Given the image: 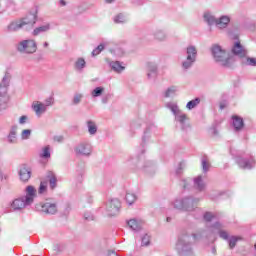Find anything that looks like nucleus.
<instances>
[{
  "instance_id": "42",
  "label": "nucleus",
  "mask_w": 256,
  "mask_h": 256,
  "mask_svg": "<svg viewBox=\"0 0 256 256\" xmlns=\"http://www.w3.org/2000/svg\"><path fill=\"white\" fill-rule=\"evenodd\" d=\"M244 65H250V67H256V58L244 57L242 60Z\"/></svg>"
},
{
  "instance_id": "33",
  "label": "nucleus",
  "mask_w": 256,
  "mask_h": 256,
  "mask_svg": "<svg viewBox=\"0 0 256 256\" xmlns=\"http://www.w3.org/2000/svg\"><path fill=\"white\" fill-rule=\"evenodd\" d=\"M194 187L198 191H203V189H205V181L203 180V176H197L194 178Z\"/></svg>"
},
{
  "instance_id": "24",
  "label": "nucleus",
  "mask_w": 256,
  "mask_h": 256,
  "mask_svg": "<svg viewBox=\"0 0 256 256\" xmlns=\"http://www.w3.org/2000/svg\"><path fill=\"white\" fill-rule=\"evenodd\" d=\"M85 67H87V61H85V58L83 57L77 58L76 61L74 62V69L78 73H83V71L85 70Z\"/></svg>"
},
{
  "instance_id": "48",
  "label": "nucleus",
  "mask_w": 256,
  "mask_h": 256,
  "mask_svg": "<svg viewBox=\"0 0 256 256\" xmlns=\"http://www.w3.org/2000/svg\"><path fill=\"white\" fill-rule=\"evenodd\" d=\"M192 239L194 243L197 241H201V239H203V232H197L192 234Z\"/></svg>"
},
{
  "instance_id": "16",
  "label": "nucleus",
  "mask_w": 256,
  "mask_h": 256,
  "mask_svg": "<svg viewBox=\"0 0 256 256\" xmlns=\"http://www.w3.org/2000/svg\"><path fill=\"white\" fill-rule=\"evenodd\" d=\"M236 161L241 169H253V167H255L256 164L255 159L253 158H238Z\"/></svg>"
},
{
  "instance_id": "51",
  "label": "nucleus",
  "mask_w": 256,
  "mask_h": 256,
  "mask_svg": "<svg viewBox=\"0 0 256 256\" xmlns=\"http://www.w3.org/2000/svg\"><path fill=\"white\" fill-rule=\"evenodd\" d=\"M46 192H47V182L42 181V182L40 183L39 193H40V194H43V193H46Z\"/></svg>"
},
{
  "instance_id": "46",
  "label": "nucleus",
  "mask_w": 256,
  "mask_h": 256,
  "mask_svg": "<svg viewBox=\"0 0 256 256\" xmlns=\"http://www.w3.org/2000/svg\"><path fill=\"white\" fill-rule=\"evenodd\" d=\"M147 69H148V72L157 73L159 67L154 62H148L147 63Z\"/></svg>"
},
{
  "instance_id": "27",
  "label": "nucleus",
  "mask_w": 256,
  "mask_h": 256,
  "mask_svg": "<svg viewBox=\"0 0 256 256\" xmlns=\"http://www.w3.org/2000/svg\"><path fill=\"white\" fill-rule=\"evenodd\" d=\"M86 126L88 133L91 136H95V134L99 131V126H97V122H95V120H87Z\"/></svg>"
},
{
  "instance_id": "41",
  "label": "nucleus",
  "mask_w": 256,
  "mask_h": 256,
  "mask_svg": "<svg viewBox=\"0 0 256 256\" xmlns=\"http://www.w3.org/2000/svg\"><path fill=\"white\" fill-rule=\"evenodd\" d=\"M31 133H33V131L31 129L22 130L20 133V137H21L22 141H27V139H30Z\"/></svg>"
},
{
  "instance_id": "14",
  "label": "nucleus",
  "mask_w": 256,
  "mask_h": 256,
  "mask_svg": "<svg viewBox=\"0 0 256 256\" xmlns=\"http://www.w3.org/2000/svg\"><path fill=\"white\" fill-rule=\"evenodd\" d=\"M211 231L213 233H218L219 237H221V239H224V241H228L229 237V233H227V231L223 230V225H221V223L216 222L212 228Z\"/></svg>"
},
{
  "instance_id": "39",
  "label": "nucleus",
  "mask_w": 256,
  "mask_h": 256,
  "mask_svg": "<svg viewBox=\"0 0 256 256\" xmlns=\"http://www.w3.org/2000/svg\"><path fill=\"white\" fill-rule=\"evenodd\" d=\"M125 199L128 205H133V203L137 201V195H135V193L128 192L126 193Z\"/></svg>"
},
{
  "instance_id": "10",
  "label": "nucleus",
  "mask_w": 256,
  "mask_h": 256,
  "mask_svg": "<svg viewBox=\"0 0 256 256\" xmlns=\"http://www.w3.org/2000/svg\"><path fill=\"white\" fill-rule=\"evenodd\" d=\"M29 205L31 204L27 202V200L23 196L14 199L10 203V207L11 209H13V211H23V209H25V207H29Z\"/></svg>"
},
{
  "instance_id": "49",
  "label": "nucleus",
  "mask_w": 256,
  "mask_h": 256,
  "mask_svg": "<svg viewBox=\"0 0 256 256\" xmlns=\"http://www.w3.org/2000/svg\"><path fill=\"white\" fill-rule=\"evenodd\" d=\"M43 105H45V108L47 109V107H51V105H53L55 103L53 96L48 97L44 102H42Z\"/></svg>"
},
{
  "instance_id": "40",
  "label": "nucleus",
  "mask_w": 256,
  "mask_h": 256,
  "mask_svg": "<svg viewBox=\"0 0 256 256\" xmlns=\"http://www.w3.org/2000/svg\"><path fill=\"white\" fill-rule=\"evenodd\" d=\"M40 157L42 159H49L51 158V147L46 146L42 149V153H40Z\"/></svg>"
},
{
  "instance_id": "31",
  "label": "nucleus",
  "mask_w": 256,
  "mask_h": 256,
  "mask_svg": "<svg viewBox=\"0 0 256 256\" xmlns=\"http://www.w3.org/2000/svg\"><path fill=\"white\" fill-rule=\"evenodd\" d=\"M203 19L207 25H216L217 23V18L213 15L211 12H204L203 14Z\"/></svg>"
},
{
  "instance_id": "45",
  "label": "nucleus",
  "mask_w": 256,
  "mask_h": 256,
  "mask_svg": "<svg viewBox=\"0 0 256 256\" xmlns=\"http://www.w3.org/2000/svg\"><path fill=\"white\" fill-rule=\"evenodd\" d=\"M49 185H50V189H55V187H57V177L54 176L53 173H51L49 176Z\"/></svg>"
},
{
  "instance_id": "29",
  "label": "nucleus",
  "mask_w": 256,
  "mask_h": 256,
  "mask_svg": "<svg viewBox=\"0 0 256 256\" xmlns=\"http://www.w3.org/2000/svg\"><path fill=\"white\" fill-rule=\"evenodd\" d=\"M50 30H51V24L46 23V24L36 27L33 30L32 35H34V37H37V35H41V33H47V31H50Z\"/></svg>"
},
{
  "instance_id": "4",
  "label": "nucleus",
  "mask_w": 256,
  "mask_h": 256,
  "mask_svg": "<svg viewBox=\"0 0 256 256\" xmlns=\"http://www.w3.org/2000/svg\"><path fill=\"white\" fill-rule=\"evenodd\" d=\"M193 242H191V236L187 232H183L176 242V249L179 253H193Z\"/></svg>"
},
{
  "instance_id": "21",
  "label": "nucleus",
  "mask_w": 256,
  "mask_h": 256,
  "mask_svg": "<svg viewBox=\"0 0 256 256\" xmlns=\"http://www.w3.org/2000/svg\"><path fill=\"white\" fill-rule=\"evenodd\" d=\"M20 21L24 23V27L25 25H35V23H37V13H29L26 17L20 19Z\"/></svg>"
},
{
  "instance_id": "17",
  "label": "nucleus",
  "mask_w": 256,
  "mask_h": 256,
  "mask_svg": "<svg viewBox=\"0 0 256 256\" xmlns=\"http://www.w3.org/2000/svg\"><path fill=\"white\" fill-rule=\"evenodd\" d=\"M18 175L20 177V181L27 183V181L31 179V169L26 166H22L18 171Z\"/></svg>"
},
{
  "instance_id": "43",
  "label": "nucleus",
  "mask_w": 256,
  "mask_h": 256,
  "mask_svg": "<svg viewBox=\"0 0 256 256\" xmlns=\"http://www.w3.org/2000/svg\"><path fill=\"white\" fill-rule=\"evenodd\" d=\"M201 103V99L196 98L194 100L189 101L186 104V107L189 109V111H191V109H195V107H197V105H199Z\"/></svg>"
},
{
  "instance_id": "52",
  "label": "nucleus",
  "mask_w": 256,
  "mask_h": 256,
  "mask_svg": "<svg viewBox=\"0 0 256 256\" xmlns=\"http://www.w3.org/2000/svg\"><path fill=\"white\" fill-rule=\"evenodd\" d=\"M28 121H29V116L23 115L19 118L18 123L19 125H25V123H28Z\"/></svg>"
},
{
  "instance_id": "6",
  "label": "nucleus",
  "mask_w": 256,
  "mask_h": 256,
  "mask_svg": "<svg viewBox=\"0 0 256 256\" xmlns=\"http://www.w3.org/2000/svg\"><path fill=\"white\" fill-rule=\"evenodd\" d=\"M17 50L20 53H35L37 51V42L33 39L22 40L18 43Z\"/></svg>"
},
{
  "instance_id": "62",
  "label": "nucleus",
  "mask_w": 256,
  "mask_h": 256,
  "mask_svg": "<svg viewBox=\"0 0 256 256\" xmlns=\"http://www.w3.org/2000/svg\"><path fill=\"white\" fill-rule=\"evenodd\" d=\"M108 256H119V255H117V253H115V252L112 251V252L109 253Z\"/></svg>"
},
{
  "instance_id": "5",
  "label": "nucleus",
  "mask_w": 256,
  "mask_h": 256,
  "mask_svg": "<svg viewBox=\"0 0 256 256\" xmlns=\"http://www.w3.org/2000/svg\"><path fill=\"white\" fill-rule=\"evenodd\" d=\"M212 55L216 63H219L223 67H229L231 58L229 56V53L225 51V49H223L221 46L219 45L212 46Z\"/></svg>"
},
{
  "instance_id": "38",
  "label": "nucleus",
  "mask_w": 256,
  "mask_h": 256,
  "mask_svg": "<svg viewBox=\"0 0 256 256\" xmlns=\"http://www.w3.org/2000/svg\"><path fill=\"white\" fill-rule=\"evenodd\" d=\"M238 241H241V237L239 236H231L228 238L229 249H235Z\"/></svg>"
},
{
  "instance_id": "36",
  "label": "nucleus",
  "mask_w": 256,
  "mask_h": 256,
  "mask_svg": "<svg viewBox=\"0 0 256 256\" xmlns=\"http://www.w3.org/2000/svg\"><path fill=\"white\" fill-rule=\"evenodd\" d=\"M113 21L116 24H123V23H127L128 19L125 14L119 13L116 16H114Z\"/></svg>"
},
{
  "instance_id": "47",
  "label": "nucleus",
  "mask_w": 256,
  "mask_h": 256,
  "mask_svg": "<svg viewBox=\"0 0 256 256\" xmlns=\"http://www.w3.org/2000/svg\"><path fill=\"white\" fill-rule=\"evenodd\" d=\"M83 101V94L81 93H76L73 97L72 104L73 105H79Z\"/></svg>"
},
{
  "instance_id": "61",
  "label": "nucleus",
  "mask_w": 256,
  "mask_h": 256,
  "mask_svg": "<svg viewBox=\"0 0 256 256\" xmlns=\"http://www.w3.org/2000/svg\"><path fill=\"white\" fill-rule=\"evenodd\" d=\"M183 164H180L179 169L176 171V173L179 175V173H181V168H182Z\"/></svg>"
},
{
  "instance_id": "15",
  "label": "nucleus",
  "mask_w": 256,
  "mask_h": 256,
  "mask_svg": "<svg viewBox=\"0 0 256 256\" xmlns=\"http://www.w3.org/2000/svg\"><path fill=\"white\" fill-rule=\"evenodd\" d=\"M25 193L26 195L22 197L27 200V203L33 205V201H35V197H37V190H35L33 186H27Z\"/></svg>"
},
{
  "instance_id": "19",
  "label": "nucleus",
  "mask_w": 256,
  "mask_h": 256,
  "mask_svg": "<svg viewBox=\"0 0 256 256\" xmlns=\"http://www.w3.org/2000/svg\"><path fill=\"white\" fill-rule=\"evenodd\" d=\"M32 109L38 117H41V115L47 113V108L45 107L43 102L40 101L33 102Z\"/></svg>"
},
{
  "instance_id": "9",
  "label": "nucleus",
  "mask_w": 256,
  "mask_h": 256,
  "mask_svg": "<svg viewBox=\"0 0 256 256\" xmlns=\"http://www.w3.org/2000/svg\"><path fill=\"white\" fill-rule=\"evenodd\" d=\"M74 151L76 155L89 157L93 153V146L91 145V143L81 142L74 148Z\"/></svg>"
},
{
  "instance_id": "23",
  "label": "nucleus",
  "mask_w": 256,
  "mask_h": 256,
  "mask_svg": "<svg viewBox=\"0 0 256 256\" xmlns=\"http://www.w3.org/2000/svg\"><path fill=\"white\" fill-rule=\"evenodd\" d=\"M232 125L234 127V131H241L243 127H245V123L243 122V118L237 115L232 116Z\"/></svg>"
},
{
  "instance_id": "63",
  "label": "nucleus",
  "mask_w": 256,
  "mask_h": 256,
  "mask_svg": "<svg viewBox=\"0 0 256 256\" xmlns=\"http://www.w3.org/2000/svg\"><path fill=\"white\" fill-rule=\"evenodd\" d=\"M60 5L65 6L66 5L65 0H60Z\"/></svg>"
},
{
  "instance_id": "20",
  "label": "nucleus",
  "mask_w": 256,
  "mask_h": 256,
  "mask_svg": "<svg viewBox=\"0 0 256 256\" xmlns=\"http://www.w3.org/2000/svg\"><path fill=\"white\" fill-rule=\"evenodd\" d=\"M109 66L111 70L114 71V73H118V74L123 73V71H125L126 69L125 64L121 61H111L109 63Z\"/></svg>"
},
{
  "instance_id": "11",
  "label": "nucleus",
  "mask_w": 256,
  "mask_h": 256,
  "mask_svg": "<svg viewBox=\"0 0 256 256\" xmlns=\"http://www.w3.org/2000/svg\"><path fill=\"white\" fill-rule=\"evenodd\" d=\"M9 107V95H7V88L0 86V113Z\"/></svg>"
},
{
  "instance_id": "22",
  "label": "nucleus",
  "mask_w": 256,
  "mask_h": 256,
  "mask_svg": "<svg viewBox=\"0 0 256 256\" xmlns=\"http://www.w3.org/2000/svg\"><path fill=\"white\" fill-rule=\"evenodd\" d=\"M176 123H179L181 129L185 130L187 127H189V124H187V115L183 112L180 114H177L175 116Z\"/></svg>"
},
{
  "instance_id": "2",
  "label": "nucleus",
  "mask_w": 256,
  "mask_h": 256,
  "mask_svg": "<svg viewBox=\"0 0 256 256\" xmlns=\"http://www.w3.org/2000/svg\"><path fill=\"white\" fill-rule=\"evenodd\" d=\"M128 165L133 169H142L146 173H155V164L151 161H145V156L141 154L140 156H132L128 159Z\"/></svg>"
},
{
  "instance_id": "25",
  "label": "nucleus",
  "mask_w": 256,
  "mask_h": 256,
  "mask_svg": "<svg viewBox=\"0 0 256 256\" xmlns=\"http://www.w3.org/2000/svg\"><path fill=\"white\" fill-rule=\"evenodd\" d=\"M152 36L155 41L163 42L167 41V32L163 29H156L153 33Z\"/></svg>"
},
{
  "instance_id": "53",
  "label": "nucleus",
  "mask_w": 256,
  "mask_h": 256,
  "mask_svg": "<svg viewBox=\"0 0 256 256\" xmlns=\"http://www.w3.org/2000/svg\"><path fill=\"white\" fill-rule=\"evenodd\" d=\"M147 79H149V81H155V79H157V73L156 72H147Z\"/></svg>"
},
{
  "instance_id": "3",
  "label": "nucleus",
  "mask_w": 256,
  "mask_h": 256,
  "mask_svg": "<svg viewBox=\"0 0 256 256\" xmlns=\"http://www.w3.org/2000/svg\"><path fill=\"white\" fill-rule=\"evenodd\" d=\"M186 58L182 61L181 67L183 71H189L197 61V47L189 45L185 49Z\"/></svg>"
},
{
  "instance_id": "12",
  "label": "nucleus",
  "mask_w": 256,
  "mask_h": 256,
  "mask_svg": "<svg viewBox=\"0 0 256 256\" xmlns=\"http://www.w3.org/2000/svg\"><path fill=\"white\" fill-rule=\"evenodd\" d=\"M19 127L17 125L11 126L9 133L7 135V143L10 145H17L19 143V138L17 137V131Z\"/></svg>"
},
{
  "instance_id": "26",
  "label": "nucleus",
  "mask_w": 256,
  "mask_h": 256,
  "mask_svg": "<svg viewBox=\"0 0 256 256\" xmlns=\"http://www.w3.org/2000/svg\"><path fill=\"white\" fill-rule=\"evenodd\" d=\"M24 23L21 20H16L14 22H11L8 26H7V31L8 33H13L15 31H19V29H23L24 27Z\"/></svg>"
},
{
  "instance_id": "32",
  "label": "nucleus",
  "mask_w": 256,
  "mask_h": 256,
  "mask_svg": "<svg viewBox=\"0 0 256 256\" xmlns=\"http://www.w3.org/2000/svg\"><path fill=\"white\" fill-rule=\"evenodd\" d=\"M166 107H167V109H170V111H172L174 117H176L180 113H183V111H181V109H179V106L175 102L166 103Z\"/></svg>"
},
{
  "instance_id": "59",
  "label": "nucleus",
  "mask_w": 256,
  "mask_h": 256,
  "mask_svg": "<svg viewBox=\"0 0 256 256\" xmlns=\"http://www.w3.org/2000/svg\"><path fill=\"white\" fill-rule=\"evenodd\" d=\"M43 48L48 49L49 48V42H44L43 43Z\"/></svg>"
},
{
  "instance_id": "58",
  "label": "nucleus",
  "mask_w": 256,
  "mask_h": 256,
  "mask_svg": "<svg viewBox=\"0 0 256 256\" xmlns=\"http://www.w3.org/2000/svg\"><path fill=\"white\" fill-rule=\"evenodd\" d=\"M2 85H9V76L5 75L2 79Z\"/></svg>"
},
{
  "instance_id": "18",
  "label": "nucleus",
  "mask_w": 256,
  "mask_h": 256,
  "mask_svg": "<svg viewBox=\"0 0 256 256\" xmlns=\"http://www.w3.org/2000/svg\"><path fill=\"white\" fill-rule=\"evenodd\" d=\"M229 23H231V17L227 15H223L220 18H216V27L217 29H227L229 26Z\"/></svg>"
},
{
  "instance_id": "57",
  "label": "nucleus",
  "mask_w": 256,
  "mask_h": 256,
  "mask_svg": "<svg viewBox=\"0 0 256 256\" xmlns=\"http://www.w3.org/2000/svg\"><path fill=\"white\" fill-rule=\"evenodd\" d=\"M7 179H9V175L3 174V172L0 171V180L7 181Z\"/></svg>"
},
{
  "instance_id": "44",
  "label": "nucleus",
  "mask_w": 256,
  "mask_h": 256,
  "mask_svg": "<svg viewBox=\"0 0 256 256\" xmlns=\"http://www.w3.org/2000/svg\"><path fill=\"white\" fill-rule=\"evenodd\" d=\"M202 163V171L203 173H207V171H209L211 164L209 163V160L207 159V157H203L201 160Z\"/></svg>"
},
{
  "instance_id": "64",
  "label": "nucleus",
  "mask_w": 256,
  "mask_h": 256,
  "mask_svg": "<svg viewBox=\"0 0 256 256\" xmlns=\"http://www.w3.org/2000/svg\"><path fill=\"white\" fill-rule=\"evenodd\" d=\"M102 103H107V98H102Z\"/></svg>"
},
{
  "instance_id": "54",
  "label": "nucleus",
  "mask_w": 256,
  "mask_h": 256,
  "mask_svg": "<svg viewBox=\"0 0 256 256\" xmlns=\"http://www.w3.org/2000/svg\"><path fill=\"white\" fill-rule=\"evenodd\" d=\"M84 218L86 219V221H93V219H95V216H93V214L87 212L84 214Z\"/></svg>"
},
{
  "instance_id": "34",
  "label": "nucleus",
  "mask_w": 256,
  "mask_h": 256,
  "mask_svg": "<svg viewBox=\"0 0 256 256\" xmlns=\"http://www.w3.org/2000/svg\"><path fill=\"white\" fill-rule=\"evenodd\" d=\"M177 91H179V87L177 86H170L164 91V97H175L177 95Z\"/></svg>"
},
{
  "instance_id": "13",
  "label": "nucleus",
  "mask_w": 256,
  "mask_h": 256,
  "mask_svg": "<svg viewBox=\"0 0 256 256\" xmlns=\"http://www.w3.org/2000/svg\"><path fill=\"white\" fill-rule=\"evenodd\" d=\"M232 53L236 55V57H240V59H245V57H247V50L243 45H241V42L234 43Z\"/></svg>"
},
{
  "instance_id": "56",
  "label": "nucleus",
  "mask_w": 256,
  "mask_h": 256,
  "mask_svg": "<svg viewBox=\"0 0 256 256\" xmlns=\"http://www.w3.org/2000/svg\"><path fill=\"white\" fill-rule=\"evenodd\" d=\"M190 183H191V179L183 180L182 185H183L184 189H189V184Z\"/></svg>"
},
{
  "instance_id": "60",
  "label": "nucleus",
  "mask_w": 256,
  "mask_h": 256,
  "mask_svg": "<svg viewBox=\"0 0 256 256\" xmlns=\"http://www.w3.org/2000/svg\"><path fill=\"white\" fill-rule=\"evenodd\" d=\"M116 0H105V3L111 4V3H115Z\"/></svg>"
},
{
  "instance_id": "28",
  "label": "nucleus",
  "mask_w": 256,
  "mask_h": 256,
  "mask_svg": "<svg viewBox=\"0 0 256 256\" xmlns=\"http://www.w3.org/2000/svg\"><path fill=\"white\" fill-rule=\"evenodd\" d=\"M127 225L132 231H141L142 222L137 218H133L127 221Z\"/></svg>"
},
{
  "instance_id": "35",
  "label": "nucleus",
  "mask_w": 256,
  "mask_h": 256,
  "mask_svg": "<svg viewBox=\"0 0 256 256\" xmlns=\"http://www.w3.org/2000/svg\"><path fill=\"white\" fill-rule=\"evenodd\" d=\"M103 93H105V88L102 86L96 87L94 88L90 95L93 99H96V97H101V95H103Z\"/></svg>"
},
{
  "instance_id": "7",
  "label": "nucleus",
  "mask_w": 256,
  "mask_h": 256,
  "mask_svg": "<svg viewBox=\"0 0 256 256\" xmlns=\"http://www.w3.org/2000/svg\"><path fill=\"white\" fill-rule=\"evenodd\" d=\"M36 210L40 213H45L46 215H55L57 213V203L46 201L36 205Z\"/></svg>"
},
{
  "instance_id": "1",
  "label": "nucleus",
  "mask_w": 256,
  "mask_h": 256,
  "mask_svg": "<svg viewBox=\"0 0 256 256\" xmlns=\"http://www.w3.org/2000/svg\"><path fill=\"white\" fill-rule=\"evenodd\" d=\"M171 205L174 209L178 211H184L186 213H191L197 209L199 205V198L193 196H185L183 198H176Z\"/></svg>"
},
{
  "instance_id": "30",
  "label": "nucleus",
  "mask_w": 256,
  "mask_h": 256,
  "mask_svg": "<svg viewBox=\"0 0 256 256\" xmlns=\"http://www.w3.org/2000/svg\"><path fill=\"white\" fill-rule=\"evenodd\" d=\"M109 51L112 53V55H115V57H125V55H127V49H125L123 46H116Z\"/></svg>"
},
{
  "instance_id": "37",
  "label": "nucleus",
  "mask_w": 256,
  "mask_h": 256,
  "mask_svg": "<svg viewBox=\"0 0 256 256\" xmlns=\"http://www.w3.org/2000/svg\"><path fill=\"white\" fill-rule=\"evenodd\" d=\"M109 42H104L98 45L93 51H92V57H97L105 49V47H108Z\"/></svg>"
},
{
  "instance_id": "55",
  "label": "nucleus",
  "mask_w": 256,
  "mask_h": 256,
  "mask_svg": "<svg viewBox=\"0 0 256 256\" xmlns=\"http://www.w3.org/2000/svg\"><path fill=\"white\" fill-rule=\"evenodd\" d=\"M205 221H213V214L210 212H207L204 214Z\"/></svg>"
},
{
  "instance_id": "8",
  "label": "nucleus",
  "mask_w": 256,
  "mask_h": 256,
  "mask_svg": "<svg viewBox=\"0 0 256 256\" xmlns=\"http://www.w3.org/2000/svg\"><path fill=\"white\" fill-rule=\"evenodd\" d=\"M120 210L121 201H119V199L114 198L106 203V213L109 217H115V215H119Z\"/></svg>"
},
{
  "instance_id": "50",
  "label": "nucleus",
  "mask_w": 256,
  "mask_h": 256,
  "mask_svg": "<svg viewBox=\"0 0 256 256\" xmlns=\"http://www.w3.org/2000/svg\"><path fill=\"white\" fill-rule=\"evenodd\" d=\"M151 241V237L148 235V234H145L143 237H142V245L144 247H147V245H149Z\"/></svg>"
}]
</instances>
